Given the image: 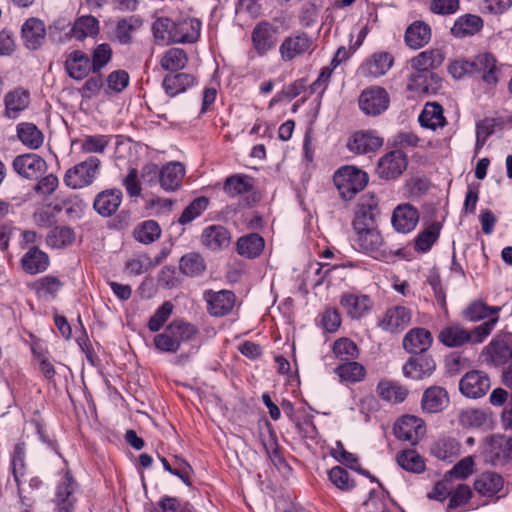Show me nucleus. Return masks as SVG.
<instances>
[{
  "label": "nucleus",
  "instance_id": "22",
  "mask_svg": "<svg viewBox=\"0 0 512 512\" xmlns=\"http://www.w3.org/2000/svg\"><path fill=\"white\" fill-rule=\"evenodd\" d=\"M433 343L431 332L422 327L410 329L404 336L403 348L410 354H421L426 352Z\"/></svg>",
  "mask_w": 512,
  "mask_h": 512
},
{
  "label": "nucleus",
  "instance_id": "30",
  "mask_svg": "<svg viewBox=\"0 0 512 512\" xmlns=\"http://www.w3.org/2000/svg\"><path fill=\"white\" fill-rule=\"evenodd\" d=\"M449 403L447 391L440 386L427 388L421 399V407L426 413H438L446 408Z\"/></svg>",
  "mask_w": 512,
  "mask_h": 512
},
{
  "label": "nucleus",
  "instance_id": "52",
  "mask_svg": "<svg viewBox=\"0 0 512 512\" xmlns=\"http://www.w3.org/2000/svg\"><path fill=\"white\" fill-rule=\"evenodd\" d=\"M187 61L188 58L183 49L170 48L161 57L160 65L166 71L176 72L183 69Z\"/></svg>",
  "mask_w": 512,
  "mask_h": 512
},
{
  "label": "nucleus",
  "instance_id": "11",
  "mask_svg": "<svg viewBox=\"0 0 512 512\" xmlns=\"http://www.w3.org/2000/svg\"><path fill=\"white\" fill-rule=\"evenodd\" d=\"M203 297L207 303L208 313L214 317H222L229 314L236 301L235 294L231 290H207L204 292Z\"/></svg>",
  "mask_w": 512,
  "mask_h": 512
},
{
  "label": "nucleus",
  "instance_id": "9",
  "mask_svg": "<svg viewBox=\"0 0 512 512\" xmlns=\"http://www.w3.org/2000/svg\"><path fill=\"white\" fill-rule=\"evenodd\" d=\"M411 310L404 306L387 309L378 320V327L383 331L396 334L402 332L411 322Z\"/></svg>",
  "mask_w": 512,
  "mask_h": 512
},
{
  "label": "nucleus",
  "instance_id": "18",
  "mask_svg": "<svg viewBox=\"0 0 512 512\" xmlns=\"http://www.w3.org/2000/svg\"><path fill=\"white\" fill-rule=\"evenodd\" d=\"M507 337H495L484 347L481 356L484 361L493 366H502L511 359Z\"/></svg>",
  "mask_w": 512,
  "mask_h": 512
},
{
  "label": "nucleus",
  "instance_id": "49",
  "mask_svg": "<svg viewBox=\"0 0 512 512\" xmlns=\"http://www.w3.org/2000/svg\"><path fill=\"white\" fill-rule=\"evenodd\" d=\"M182 274L189 277L200 276L206 269L204 258L197 252H189L183 255L179 262Z\"/></svg>",
  "mask_w": 512,
  "mask_h": 512
},
{
  "label": "nucleus",
  "instance_id": "6",
  "mask_svg": "<svg viewBox=\"0 0 512 512\" xmlns=\"http://www.w3.org/2000/svg\"><path fill=\"white\" fill-rule=\"evenodd\" d=\"M358 104L364 114L378 116L388 109L390 97L384 88L372 86L361 92Z\"/></svg>",
  "mask_w": 512,
  "mask_h": 512
},
{
  "label": "nucleus",
  "instance_id": "48",
  "mask_svg": "<svg viewBox=\"0 0 512 512\" xmlns=\"http://www.w3.org/2000/svg\"><path fill=\"white\" fill-rule=\"evenodd\" d=\"M142 25L137 16H129L117 21L114 37L122 45H127L132 40V33Z\"/></svg>",
  "mask_w": 512,
  "mask_h": 512
},
{
  "label": "nucleus",
  "instance_id": "7",
  "mask_svg": "<svg viewBox=\"0 0 512 512\" xmlns=\"http://www.w3.org/2000/svg\"><path fill=\"white\" fill-rule=\"evenodd\" d=\"M77 489V482L69 471H66L55 487L53 503L55 512H73L76 498L74 493Z\"/></svg>",
  "mask_w": 512,
  "mask_h": 512
},
{
  "label": "nucleus",
  "instance_id": "13",
  "mask_svg": "<svg viewBox=\"0 0 512 512\" xmlns=\"http://www.w3.org/2000/svg\"><path fill=\"white\" fill-rule=\"evenodd\" d=\"M253 48L259 56L266 55L277 43V28L267 21L259 22L251 34Z\"/></svg>",
  "mask_w": 512,
  "mask_h": 512
},
{
  "label": "nucleus",
  "instance_id": "27",
  "mask_svg": "<svg viewBox=\"0 0 512 512\" xmlns=\"http://www.w3.org/2000/svg\"><path fill=\"white\" fill-rule=\"evenodd\" d=\"M473 487L481 497L492 498L503 489L504 479L496 472H483L475 479Z\"/></svg>",
  "mask_w": 512,
  "mask_h": 512
},
{
  "label": "nucleus",
  "instance_id": "8",
  "mask_svg": "<svg viewBox=\"0 0 512 512\" xmlns=\"http://www.w3.org/2000/svg\"><path fill=\"white\" fill-rule=\"evenodd\" d=\"M313 40L305 32H297L285 37L279 46L280 57L284 62L309 52L312 48Z\"/></svg>",
  "mask_w": 512,
  "mask_h": 512
},
{
  "label": "nucleus",
  "instance_id": "53",
  "mask_svg": "<svg viewBox=\"0 0 512 512\" xmlns=\"http://www.w3.org/2000/svg\"><path fill=\"white\" fill-rule=\"evenodd\" d=\"M75 239L74 231L66 226L54 227L46 236V243L51 248H63L70 245Z\"/></svg>",
  "mask_w": 512,
  "mask_h": 512
},
{
  "label": "nucleus",
  "instance_id": "26",
  "mask_svg": "<svg viewBox=\"0 0 512 512\" xmlns=\"http://www.w3.org/2000/svg\"><path fill=\"white\" fill-rule=\"evenodd\" d=\"M201 22L195 18H186L174 22L172 43H194L200 37Z\"/></svg>",
  "mask_w": 512,
  "mask_h": 512
},
{
  "label": "nucleus",
  "instance_id": "23",
  "mask_svg": "<svg viewBox=\"0 0 512 512\" xmlns=\"http://www.w3.org/2000/svg\"><path fill=\"white\" fill-rule=\"evenodd\" d=\"M436 369V363L431 356L422 355L410 358L403 366L406 377L422 380L430 377Z\"/></svg>",
  "mask_w": 512,
  "mask_h": 512
},
{
  "label": "nucleus",
  "instance_id": "3",
  "mask_svg": "<svg viewBox=\"0 0 512 512\" xmlns=\"http://www.w3.org/2000/svg\"><path fill=\"white\" fill-rule=\"evenodd\" d=\"M368 182L367 174L354 166H345L334 174V183L345 200H351Z\"/></svg>",
  "mask_w": 512,
  "mask_h": 512
},
{
  "label": "nucleus",
  "instance_id": "63",
  "mask_svg": "<svg viewBox=\"0 0 512 512\" xmlns=\"http://www.w3.org/2000/svg\"><path fill=\"white\" fill-rule=\"evenodd\" d=\"M449 496L450 499L446 508L447 512H451L467 504L472 498V490L466 484H459L453 492L450 491Z\"/></svg>",
  "mask_w": 512,
  "mask_h": 512
},
{
  "label": "nucleus",
  "instance_id": "47",
  "mask_svg": "<svg viewBox=\"0 0 512 512\" xmlns=\"http://www.w3.org/2000/svg\"><path fill=\"white\" fill-rule=\"evenodd\" d=\"M253 189V181L252 178L243 175V174H235L226 178L223 186L224 192L229 197H236L239 195L246 194Z\"/></svg>",
  "mask_w": 512,
  "mask_h": 512
},
{
  "label": "nucleus",
  "instance_id": "14",
  "mask_svg": "<svg viewBox=\"0 0 512 512\" xmlns=\"http://www.w3.org/2000/svg\"><path fill=\"white\" fill-rule=\"evenodd\" d=\"M407 167V157L401 150H393L379 159L377 173L383 179H394Z\"/></svg>",
  "mask_w": 512,
  "mask_h": 512
},
{
  "label": "nucleus",
  "instance_id": "62",
  "mask_svg": "<svg viewBox=\"0 0 512 512\" xmlns=\"http://www.w3.org/2000/svg\"><path fill=\"white\" fill-rule=\"evenodd\" d=\"M173 304L170 301H165L150 317L148 321V328L151 332L159 331L173 312Z\"/></svg>",
  "mask_w": 512,
  "mask_h": 512
},
{
  "label": "nucleus",
  "instance_id": "10",
  "mask_svg": "<svg viewBox=\"0 0 512 512\" xmlns=\"http://www.w3.org/2000/svg\"><path fill=\"white\" fill-rule=\"evenodd\" d=\"M491 383L488 375L479 370L467 372L459 382L460 392L468 398H480L490 389Z\"/></svg>",
  "mask_w": 512,
  "mask_h": 512
},
{
  "label": "nucleus",
  "instance_id": "21",
  "mask_svg": "<svg viewBox=\"0 0 512 512\" xmlns=\"http://www.w3.org/2000/svg\"><path fill=\"white\" fill-rule=\"evenodd\" d=\"M340 305L351 319H360L371 310L373 302L365 294L344 293Z\"/></svg>",
  "mask_w": 512,
  "mask_h": 512
},
{
  "label": "nucleus",
  "instance_id": "58",
  "mask_svg": "<svg viewBox=\"0 0 512 512\" xmlns=\"http://www.w3.org/2000/svg\"><path fill=\"white\" fill-rule=\"evenodd\" d=\"M333 353L341 361L355 360L358 357L359 350L357 345L348 338H340L334 342Z\"/></svg>",
  "mask_w": 512,
  "mask_h": 512
},
{
  "label": "nucleus",
  "instance_id": "35",
  "mask_svg": "<svg viewBox=\"0 0 512 512\" xmlns=\"http://www.w3.org/2000/svg\"><path fill=\"white\" fill-rule=\"evenodd\" d=\"M405 43L409 48L420 49L429 43L431 28L424 21H414L405 31Z\"/></svg>",
  "mask_w": 512,
  "mask_h": 512
},
{
  "label": "nucleus",
  "instance_id": "41",
  "mask_svg": "<svg viewBox=\"0 0 512 512\" xmlns=\"http://www.w3.org/2000/svg\"><path fill=\"white\" fill-rule=\"evenodd\" d=\"M500 306H489L483 301H473L463 310V318L470 322H478L483 319L498 316Z\"/></svg>",
  "mask_w": 512,
  "mask_h": 512
},
{
  "label": "nucleus",
  "instance_id": "59",
  "mask_svg": "<svg viewBox=\"0 0 512 512\" xmlns=\"http://www.w3.org/2000/svg\"><path fill=\"white\" fill-rule=\"evenodd\" d=\"M328 478L336 488L343 492H348L355 487L354 479H352L349 472L341 466L331 468L328 471Z\"/></svg>",
  "mask_w": 512,
  "mask_h": 512
},
{
  "label": "nucleus",
  "instance_id": "37",
  "mask_svg": "<svg viewBox=\"0 0 512 512\" xmlns=\"http://www.w3.org/2000/svg\"><path fill=\"white\" fill-rule=\"evenodd\" d=\"M195 84V77L188 73L168 74L164 77L162 87L169 97L185 92Z\"/></svg>",
  "mask_w": 512,
  "mask_h": 512
},
{
  "label": "nucleus",
  "instance_id": "33",
  "mask_svg": "<svg viewBox=\"0 0 512 512\" xmlns=\"http://www.w3.org/2000/svg\"><path fill=\"white\" fill-rule=\"evenodd\" d=\"M201 242L210 250H221L229 246L230 233L221 225H211L203 230Z\"/></svg>",
  "mask_w": 512,
  "mask_h": 512
},
{
  "label": "nucleus",
  "instance_id": "42",
  "mask_svg": "<svg viewBox=\"0 0 512 512\" xmlns=\"http://www.w3.org/2000/svg\"><path fill=\"white\" fill-rule=\"evenodd\" d=\"M419 123L422 127L436 130L438 127L446 125V119L443 116V108L440 104L433 102L427 103L419 115Z\"/></svg>",
  "mask_w": 512,
  "mask_h": 512
},
{
  "label": "nucleus",
  "instance_id": "51",
  "mask_svg": "<svg viewBox=\"0 0 512 512\" xmlns=\"http://www.w3.org/2000/svg\"><path fill=\"white\" fill-rule=\"evenodd\" d=\"M25 468V444L17 443L12 454L11 470L20 495L22 493L21 484L25 475Z\"/></svg>",
  "mask_w": 512,
  "mask_h": 512
},
{
  "label": "nucleus",
  "instance_id": "40",
  "mask_svg": "<svg viewBox=\"0 0 512 512\" xmlns=\"http://www.w3.org/2000/svg\"><path fill=\"white\" fill-rule=\"evenodd\" d=\"M483 28L481 17L466 14L459 17L451 28V34L457 38H464L478 33Z\"/></svg>",
  "mask_w": 512,
  "mask_h": 512
},
{
  "label": "nucleus",
  "instance_id": "39",
  "mask_svg": "<svg viewBox=\"0 0 512 512\" xmlns=\"http://www.w3.org/2000/svg\"><path fill=\"white\" fill-rule=\"evenodd\" d=\"M99 21L92 15H84L78 17L72 28L70 35L76 40L82 41L87 37H95L99 34Z\"/></svg>",
  "mask_w": 512,
  "mask_h": 512
},
{
  "label": "nucleus",
  "instance_id": "15",
  "mask_svg": "<svg viewBox=\"0 0 512 512\" xmlns=\"http://www.w3.org/2000/svg\"><path fill=\"white\" fill-rule=\"evenodd\" d=\"M424 433L423 421L412 415L402 416L394 425V434L399 440L416 444Z\"/></svg>",
  "mask_w": 512,
  "mask_h": 512
},
{
  "label": "nucleus",
  "instance_id": "54",
  "mask_svg": "<svg viewBox=\"0 0 512 512\" xmlns=\"http://www.w3.org/2000/svg\"><path fill=\"white\" fill-rule=\"evenodd\" d=\"M459 444L455 439L444 438L436 441L431 446V454L439 460H449L458 455Z\"/></svg>",
  "mask_w": 512,
  "mask_h": 512
},
{
  "label": "nucleus",
  "instance_id": "24",
  "mask_svg": "<svg viewBox=\"0 0 512 512\" xmlns=\"http://www.w3.org/2000/svg\"><path fill=\"white\" fill-rule=\"evenodd\" d=\"M24 45L31 50L38 49L46 37V28L42 20L38 18L27 19L21 29Z\"/></svg>",
  "mask_w": 512,
  "mask_h": 512
},
{
  "label": "nucleus",
  "instance_id": "28",
  "mask_svg": "<svg viewBox=\"0 0 512 512\" xmlns=\"http://www.w3.org/2000/svg\"><path fill=\"white\" fill-rule=\"evenodd\" d=\"M437 339L448 348L462 347L469 342L468 329L459 323H450L440 330Z\"/></svg>",
  "mask_w": 512,
  "mask_h": 512
},
{
  "label": "nucleus",
  "instance_id": "17",
  "mask_svg": "<svg viewBox=\"0 0 512 512\" xmlns=\"http://www.w3.org/2000/svg\"><path fill=\"white\" fill-rule=\"evenodd\" d=\"M471 64V75H480L483 81L489 85H494L498 81L497 62L495 57L490 53H482L477 55Z\"/></svg>",
  "mask_w": 512,
  "mask_h": 512
},
{
  "label": "nucleus",
  "instance_id": "46",
  "mask_svg": "<svg viewBox=\"0 0 512 512\" xmlns=\"http://www.w3.org/2000/svg\"><path fill=\"white\" fill-rule=\"evenodd\" d=\"M263 249L264 240L256 233L243 236L237 241V252L249 259L259 256Z\"/></svg>",
  "mask_w": 512,
  "mask_h": 512
},
{
  "label": "nucleus",
  "instance_id": "38",
  "mask_svg": "<svg viewBox=\"0 0 512 512\" xmlns=\"http://www.w3.org/2000/svg\"><path fill=\"white\" fill-rule=\"evenodd\" d=\"M16 132L21 143L31 150H36L43 144L44 135L34 123L21 122L17 125Z\"/></svg>",
  "mask_w": 512,
  "mask_h": 512
},
{
  "label": "nucleus",
  "instance_id": "64",
  "mask_svg": "<svg viewBox=\"0 0 512 512\" xmlns=\"http://www.w3.org/2000/svg\"><path fill=\"white\" fill-rule=\"evenodd\" d=\"M460 422L464 426L480 428L488 425V415L480 409H467L460 414Z\"/></svg>",
  "mask_w": 512,
  "mask_h": 512
},
{
  "label": "nucleus",
  "instance_id": "25",
  "mask_svg": "<svg viewBox=\"0 0 512 512\" xmlns=\"http://www.w3.org/2000/svg\"><path fill=\"white\" fill-rule=\"evenodd\" d=\"M21 268L30 275H36L47 270L50 264L49 256L36 246L30 247L20 260Z\"/></svg>",
  "mask_w": 512,
  "mask_h": 512
},
{
  "label": "nucleus",
  "instance_id": "12",
  "mask_svg": "<svg viewBox=\"0 0 512 512\" xmlns=\"http://www.w3.org/2000/svg\"><path fill=\"white\" fill-rule=\"evenodd\" d=\"M13 170L21 177L29 180L37 179L46 168L43 158L34 153H26L16 156L12 161Z\"/></svg>",
  "mask_w": 512,
  "mask_h": 512
},
{
  "label": "nucleus",
  "instance_id": "1",
  "mask_svg": "<svg viewBox=\"0 0 512 512\" xmlns=\"http://www.w3.org/2000/svg\"><path fill=\"white\" fill-rule=\"evenodd\" d=\"M378 199L373 194H364L355 208L352 222L358 250L371 255L376 260L390 262L402 255V249L392 250L384 247V238L376 225L379 214Z\"/></svg>",
  "mask_w": 512,
  "mask_h": 512
},
{
  "label": "nucleus",
  "instance_id": "2",
  "mask_svg": "<svg viewBox=\"0 0 512 512\" xmlns=\"http://www.w3.org/2000/svg\"><path fill=\"white\" fill-rule=\"evenodd\" d=\"M197 333L198 329L194 325L183 320H173L162 333L154 337V345L161 352L175 353L182 343L193 340Z\"/></svg>",
  "mask_w": 512,
  "mask_h": 512
},
{
  "label": "nucleus",
  "instance_id": "16",
  "mask_svg": "<svg viewBox=\"0 0 512 512\" xmlns=\"http://www.w3.org/2000/svg\"><path fill=\"white\" fill-rule=\"evenodd\" d=\"M393 63L394 58L390 53L375 52L361 64L359 72L364 77L378 78L385 75Z\"/></svg>",
  "mask_w": 512,
  "mask_h": 512
},
{
  "label": "nucleus",
  "instance_id": "57",
  "mask_svg": "<svg viewBox=\"0 0 512 512\" xmlns=\"http://www.w3.org/2000/svg\"><path fill=\"white\" fill-rule=\"evenodd\" d=\"M440 230L441 225L438 222H433L425 228L415 239V249L419 252L429 251L433 244L438 240Z\"/></svg>",
  "mask_w": 512,
  "mask_h": 512
},
{
  "label": "nucleus",
  "instance_id": "32",
  "mask_svg": "<svg viewBox=\"0 0 512 512\" xmlns=\"http://www.w3.org/2000/svg\"><path fill=\"white\" fill-rule=\"evenodd\" d=\"M383 144V140L371 131L356 132L348 141L347 147L357 154H366L377 150Z\"/></svg>",
  "mask_w": 512,
  "mask_h": 512
},
{
  "label": "nucleus",
  "instance_id": "61",
  "mask_svg": "<svg viewBox=\"0 0 512 512\" xmlns=\"http://www.w3.org/2000/svg\"><path fill=\"white\" fill-rule=\"evenodd\" d=\"M208 206V199L204 196L194 199L182 212L178 222L182 225L188 224L201 215Z\"/></svg>",
  "mask_w": 512,
  "mask_h": 512
},
{
  "label": "nucleus",
  "instance_id": "56",
  "mask_svg": "<svg viewBox=\"0 0 512 512\" xmlns=\"http://www.w3.org/2000/svg\"><path fill=\"white\" fill-rule=\"evenodd\" d=\"M161 236V228L154 220H146L134 230L135 239L143 244H150Z\"/></svg>",
  "mask_w": 512,
  "mask_h": 512
},
{
  "label": "nucleus",
  "instance_id": "31",
  "mask_svg": "<svg viewBox=\"0 0 512 512\" xmlns=\"http://www.w3.org/2000/svg\"><path fill=\"white\" fill-rule=\"evenodd\" d=\"M30 103V94L24 88H16L4 96V115L9 119L17 118Z\"/></svg>",
  "mask_w": 512,
  "mask_h": 512
},
{
  "label": "nucleus",
  "instance_id": "4",
  "mask_svg": "<svg viewBox=\"0 0 512 512\" xmlns=\"http://www.w3.org/2000/svg\"><path fill=\"white\" fill-rule=\"evenodd\" d=\"M100 164L97 157H88L65 172L64 184L71 189H81L91 185L99 173Z\"/></svg>",
  "mask_w": 512,
  "mask_h": 512
},
{
  "label": "nucleus",
  "instance_id": "50",
  "mask_svg": "<svg viewBox=\"0 0 512 512\" xmlns=\"http://www.w3.org/2000/svg\"><path fill=\"white\" fill-rule=\"evenodd\" d=\"M341 381L355 383L361 381L366 374L364 366L354 360L344 361L335 368Z\"/></svg>",
  "mask_w": 512,
  "mask_h": 512
},
{
  "label": "nucleus",
  "instance_id": "36",
  "mask_svg": "<svg viewBox=\"0 0 512 512\" xmlns=\"http://www.w3.org/2000/svg\"><path fill=\"white\" fill-rule=\"evenodd\" d=\"M444 61V54L440 49H430L420 52L410 60L412 70L432 72L440 67Z\"/></svg>",
  "mask_w": 512,
  "mask_h": 512
},
{
  "label": "nucleus",
  "instance_id": "45",
  "mask_svg": "<svg viewBox=\"0 0 512 512\" xmlns=\"http://www.w3.org/2000/svg\"><path fill=\"white\" fill-rule=\"evenodd\" d=\"M408 88L421 93H429L434 89L433 84H437L440 78L433 72H426L420 70H412L409 75Z\"/></svg>",
  "mask_w": 512,
  "mask_h": 512
},
{
  "label": "nucleus",
  "instance_id": "44",
  "mask_svg": "<svg viewBox=\"0 0 512 512\" xmlns=\"http://www.w3.org/2000/svg\"><path fill=\"white\" fill-rule=\"evenodd\" d=\"M63 285L64 283L58 277L47 275L37 279L33 284V289L39 298L53 300Z\"/></svg>",
  "mask_w": 512,
  "mask_h": 512
},
{
  "label": "nucleus",
  "instance_id": "55",
  "mask_svg": "<svg viewBox=\"0 0 512 512\" xmlns=\"http://www.w3.org/2000/svg\"><path fill=\"white\" fill-rule=\"evenodd\" d=\"M396 461L404 470L412 473H421L425 470L422 457L415 450H404L397 454Z\"/></svg>",
  "mask_w": 512,
  "mask_h": 512
},
{
  "label": "nucleus",
  "instance_id": "43",
  "mask_svg": "<svg viewBox=\"0 0 512 512\" xmlns=\"http://www.w3.org/2000/svg\"><path fill=\"white\" fill-rule=\"evenodd\" d=\"M376 392L381 399L395 404L403 402L408 395V390L404 386L390 380L380 381Z\"/></svg>",
  "mask_w": 512,
  "mask_h": 512
},
{
  "label": "nucleus",
  "instance_id": "34",
  "mask_svg": "<svg viewBox=\"0 0 512 512\" xmlns=\"http://www.w3.org/2000/svg\"><path fill=\"white\" fill-rule=\"evenodd\" d=\"M185 175V168L180 162H170L162 167L159 175V183L166 191L177 190Z\"/></svg>",
  "mask_w": 512,
  "mask_h": 512
},
{
  "label": "nucleus",
  "instance_id": "5",
  "mask_svg": "<svg viewBox=\"0 0 512 512\" xmlns=\"http://www.w3.org/2000/svg\"><path fill=\"white\" fill-rule=\"evenodd\" d=\"M483 455L486 462L492 465H503L512 459V439L502 435L485 438Z\"/></svg>",
  "mask_w": 512,
  "mask_h": 512
},
{
  "label": "nucleus",
  "instance_id": "60",
  "mask_svg": "<svg viewBox=\"0 0 512 512\" xmlns=\"http://www.w3.org/2000/svg\"><path fill=\"white\" fill-rule=\"evenodd\" d=\"M113 55L112 48L108 43H101L97 45L93 52L91 65L92 72L99 73L111 60Z\"/></svg>",
  "mask_w": 512,
  "mask_h": 512
},
{
  "label": "nucleus",
  "instance_id": "19",
  "mask_svg": "<svg viewBox=\"0 0 512 512\" xmlns=\"http://www.w3.org/2000/svg\"><path fill=\"white\" fill-rule=\"evenodd\" d=\"M122 199L123 193L120 189H106L95 196L93 208L100 216L110 217L118 210Z\"/></svg>",
  "mask_w": 512,
  "mask_h": 512
},
{
  "label": "nucleus",
  "instance_id": "29",
  "mask_svg": "<svg viewBox=\"0 0 512 512\" xmlns=\"http://www.w3.org/2000/svg\"><path fill=\"white\" fill-rule=\"evenodd\" d=\"M65 69L71 78L82 80L86 78L90 70H92L91 60L83 51L74 50L68 55L65 61Z\"/></svg>",
  "mask_w": 512,
  "mask_h": 512
},
{
  "label": "nucleus",
  "instance_id": "20",
  "mask_svg": "<svg viewBox=\"0 0 512 512\" xmlns=\"http://www.w3.org/2000/svg\"><path fill=\"white\" fill-rule=\"evenodd\" d=\"M419 221V212L409 203L398 205L392 214L391 222L394 229L400 233H409Z\"/></svg>",
  "mask_w": 512,
  "mask_h": 512
}]
</instances>
